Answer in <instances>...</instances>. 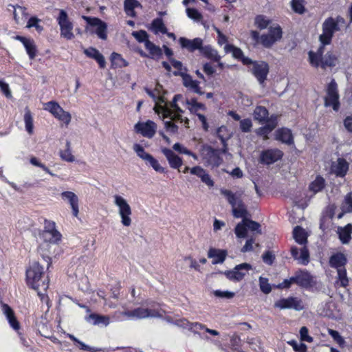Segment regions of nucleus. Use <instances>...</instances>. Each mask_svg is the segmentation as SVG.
Segmentation results:
<instances>
[{
	"label": "nucleus",
	"instance_id": "18",
	"mask_svg": "<svg viewBox=\"0 0 352 352\" xmlns=\"http://www.w3.org/2000/svg\"><path fill=\"white\" fill-rule=\"evenodd\" d=\"M278 116L277 114H272L271 119L268 123L256 129V133L258 136L262 137L264 140L269 139V134L277 126L278 123Z\"/></svg>",
	"mask_w": 352,
	"mask_h": 352
},
{
	"label": "nucleus",
	"instance_id": "8",
	"mask_svg": "<svg viewBox=\"0 0 352 352\" xmlns=\"http://www.w3.org/2000/svg\"><path fill=\"white\" fill-rule=\"evenodd\" d=\"M60 26V36L67 40H72L74 37L73 33V23L69 19L68 14L64 10H60L56 19Z\"/></svg>",
	"mask_w": 352,
	"mask_h": 352
},
{
	"label": "nucleus",
	"instance_id": "64",
	"mask_svg": "<svg viewBox=\"0 0 352 352\" xmlns=\"http://www.w3.org/2000/svg\"><path fill=\"white\" fill-rule=\"evenodd\" d=\"M300 336L302 341L312 342L314 339L309 335V329L307 327H302L300 329Z\"/></svg>",
	"mask_w": 352,
	"mask_h": 352
},
{
	"label": "nucleus",
	"instance_id": "13",
	"mask_svg": "<svg viewBox=\"0 0 352 352\" xmlns=\"http://www.w3.org/2000/svg\"><path fill=\"white\" fill-rule=\"evenodd\" d=\"M251 72L260 83H263L267 79L270 72L268 63L263 60H252Z\"/></svg>",
	"mask_w": 352,
	"mask_h": 352
},
{
	"label": "nucleus",
	"instance_id": "38",
	"mask_svg": "<svg viewBox=\"0 0 352 352\" xmlns=\"http://www.w3.org/2000/svg\"><path fill=\"white\" fill-rule=\"evenodd\" d=\"M23 120L26 131L29 135H32L34 133V119L32 113L28 107L25 109Z\"/></svg>",
	"mask_w": 352,
	"mask_h": 352
},
{
	"label": "nucleus",
	"instance_id": "55",
	"mask_svg": "<svg viewBox=\"0 0 352 352\" xmlns=\"http://www.w3.org/2000/svg\"><path fill=\"white\" fill-rule=\"evenodd\" d=\"M258 280L261 291L265 294H270L272 291V286L269 283L268 278L260 276Z\"/></svg>",
	"mask_w": 352,
	"mask_h": 352
},
{
	"label": "nucleus",
	"instance_id": "33",
	"mask_svg": "<svg viewBox=\"0 0 352 352\" xmlns=\"http://www.w3.org/2000/svg\"><path fill=\"white\" fill-rule=\"evenodd\" d=\"M326 186V182L324 177L320 175H317L314 181L309 185V190L314 195L321 192Z\"/></svg>",
	"mask_w": 352,
	"mask_h": 352
},
{
	"label": "nucleus",
	"instance_id": "41",
	"mask_svg": "<svg viewBox=\"0 0 352 352\" xmlns=\"http://www.w3.org/2000/svg\"><path fill=\"white\" fill-rule=\"evenodd\" d=\"M271 23L272 20L263 14H258L254 18V25L261 30L266 29Z\"/></svg>",
	"mask_w": 352,
	"mask_h": 352
},
{
	"label": "nucleus",
	"instance_id": "27",
	"mask_svg": "<svg viewBox=\"0 0 352 352\" xmlns=\"http://www.w3.org/2000/svg\"><path fill=\"white\" fill-rule=\"evenodd\" d=\"M61 197L69 201L72 209L73 215L77 217L79 212L78 198L77 195L72 191H64L61 193Z\"/></svg>",
	"mask_w": 352,
	"mask_h": 352
},
{
	"label": "nucleus",
	"instance_id": "34",
	"mask_svg": "<svg viewBox=\"0 0 352 352\" xmlns=\"http://www.w3.org/2000/svg\"><path fill=\"white\" fill-rule=\"evenodd\" d=\"M338 237L342 244H348L351 239L352 225L348 223L344 227L338 228Z\"/></svg>",
	"mask_w": 352,
	"mask_h": 352
},
{
	"label": "nucleus",
	"instance_id": "44",
	"mask_svg": "<svg viewBox=\"0 0 352 352\" xmlns=\"http://www.w3.org/2000/svg\"><path fill=\"white\" fill-rule=\"evenodd\" d=\"M176 324L184 327V328H188L190 329H196L199 330H203L204 328V325L199 323V322H190L188 320L185 318L179 319L176 321Z\"/></svg>",
	"mask_w": 352,
	"mask_h": 352
},
{
	"label": "nucleus",
	"instance_id": "60",
	"mask_svg": "<svg viewBox=\"0 0 352 352\" xmlns=\"http://www.w3.org/2000/svg\"><path fill=\"white\" fill-rule=\"evenodd\" d=\"M187 16L195 20V21H200L202 19V14L195 8H188L186 9Z\"/></svg>",
	"mask_w": 352,
	"mask_h": 352
},
{
	"label": "nucleus",
	"instance_id": "7",
	"mask_svg": "<svg viewBox=\"0 0 352 352\" xmlns=\"http://www.w3.org/2000/svg\"><path fill=\"white\" fill-rule=\"evenodd\" d=\"M44 109L49 111L55 118L68 125L72 120V116L68 111H65L60 104L54 100L45 104Z\"/></svg>",
	"mask_w": 352,
	"mask_h": 352
},
{
	"label": "nucleus",
	"instance_id": "21",
	"mask_svg": "<svg viewBox=\"0 0 352 352\" xmlns=\"http://www.w3.org/2000/svg\"><path fill=\"white\" fill-rule=\"evenodd\" d=\"M178 41L182 48L186 49L190 52H193L197 50L201 51L203 46V40L199 37L192 40L186 37H180Z\"/></svg>",
	"mask_w": 352,
	"mask_h": 352
},
{
	"label": "nucleus",
	"instance_id": "26",
	"mask_svg": "<svg viewBox=\"0 0 352 352\" xmlns=\"http://www.w3.org/2000/svg\"><path fill=\"white\" fill-rule=\"evenodd\" d=\"M253 118L254 120L263 124L270 122L271 116H269V111L265 107L258 105L253 111Z\"/></svg>",
	"mask_w": 352,
	"mask_h": 352
},
{
	"label": "nucleus",
	"instance_id": "29",
	"mask_svg": "<svg viewBox=\"0 0 352 352\" xmlns=\"http://www.w3.org/2000/svg\"><path fill=\"white\" fill-rule=\"evenodd\" d=\"M329 265L336 270L344 267L347 263L346 256L342 252H337L332 254L329 260Z\"/></svg>",
	"mask_w": 352,
	"mask_h": 352
},
{
	"label": "nucleus",
	"instance_id": "14",
	"mask_svg": "<svg viewBox=\"0 0 352 352\" xmlns=\"http://www.w3.org/2000/svg\"><path fill=\"white\" fill-rule=\"evenodd\" d=\"M284 153L278 148H267L261 151L259 162L262 164L270 165L280 160Z\"/></svg>",
	"mask_w": 352,
	"mask_h": 352
},
{
	"label": "nucleus",
	"instance_id": "25",
	"mask_svg": "<svg viewBox=\"0 0 352 352\" xmlns=\"http://www.w3.org/2000/svg\"><path fill=\"white\" fill-rule=\"evenodd\" d=\"M128 315L129 316L136 318L138 319H142L148 318L151 316H160L159 311L155 309L148 310V308L138 307L129 311Z\"/></svg>",
	"mask_w": 352,
	"mask_h": 352
},
{
	"label": "nucleus",
	"instance_id": "12",
	"mask_svg": "<svg viewBox=\"0 0 352 352\" xmlns=\"http://www.w3.org/2000/svg\"><path fill=\"white\" fill-rule=\"evenodd\" d=\"M274 307L280 309H293L296 311L304 309L302 300L294 296L280 298L274 302Z\"/></svg>",
	"mask_w": 352,
	"mask_h": 352
},
{
	"label": "nucleus",
	"instance_id": "2",
	"mask_svg": "<svg viewBox=\"0 0 352 352\" xmlns=\"http://www.w3.org/2000/svg\"><path fill=\"white\" fill-rule=\"evenodd\" d=\"M26 283L35 290L43 289L46 292L49 287L50 280L45 276L44 268L38 262H34L26 270Z\"/></svg>",
	"mask_w": 352,
	"mask_h": 352
},
{
	"label": "nucleus",
	"instance_id": "10",
	"mask_svg": "<svg viewBox=\"0 0 352 352\" xmlns=\"http://www.w3.org/2000/svg\"><path fill=\"white\" fill-rule=\"evenodd\" d=\"M115 204L119 208V214L121 217V222L124 226H129L131 224V208L126 201L120 195H115Z\"/></svg>",
	"mask_w": 352,
	"mask_h": 352
},
{
	"label": "nucleus",
	"instance_id": "11",
	"mask_svg": "<svg viewBox=\"0 0 352 352\" xmlns=\"http://www.w3.org/2000/svg\"><path fill=\"white\" fill-rule=\"evenodd\" d=\"M252 269V266L250 264L243 263L236 265L232 270L226 271L224 274L230 280L239 282L242 280Z\"/></svg>",
	"mask_w": 352,
	"mask_h": 352
},
{
	"label": "nucleus",
	"instance_id": "1",
	"mask_svg": "<svg viewBox=\"0 0 352 352\" xmlns=\"http://www.w3.org/2000/svg\"><path fill=\"white\" fill-rule=\"evenodd\" d=\"M221 194L227 199L228 202L232 208V214L235 218H242V221L239 223L234 229V232L237 238L243 239L248 236V228L245 221V217L249 215L245 204L241 199V194L239 192H232L231 190L221 188Z\"/></svg>",
	"mask_w": 352,
	"mask_h": 352
},
{
	"label": "nucleus",
	"instance_id": "46",
	"mask_svg": "<svg viewBox=\"0 0 352 352\" xmlns=\"http://www.w3.org/2000/svg\"><path fill=\"white\" fill-rule=\"evenodd\" d=\"M305 0H292L290 6L292 10L298 14H303L306 12Z\"/></svg>",
	"mask_w": 352,
	"mask_h": 352
},
{
	"label": "nucleus",
	"instance_id": "6",
	"mask_svg": "<svg viewBox=\"0 0 352 352\" xmlns=\"http://www.w3.org/2000/svg\"><path fill=\"white\" fill-rule=\"evenodd\" d=\"M227 147L223 149L214 148L211 146H204L202 154L207 163L212 167H219L223 162L221 155L225 153Z\"/></svg>",
	"mask_w": 352,
	"mask_h": 352
},
{
	"label": "nucleus",
	"instance_id": "36",
	"mask_svg": "<svg viewBox=\"0 0 352 352\" xmlns=\"http://www.w3.org/2000/svg\"><path fill=\"white\" fill-rule=\"evenodd\" d=\"M333 170L337 177H344L349 170V164L344 159L339 158Z\"/></svg>",
	"mask_w": 352,
	"mask_h": 352
},
{
	"label": "nucleus",
	"instance_id": "45",
	"mask_svg": "<svg viewBox=\"0 0 352 352\" xmlns=\"http://www.w3.org/2000/svg\"><path fill=\"white\" fill-rule=\"evenodd\" d=\"M144 46L145 48L149 52L152 58L155 57L160 58L162 56V51L161 48L159 46L155 45L151 41H147Z\"/></svg>",
	"mask_w": 352,
	"mask_h": 352
},
{
	"label": "nucleus",
	"instance_id": "52",
	"mask_svg": "<svg viewBox=\"0 0 352 352\" xmlns=\"http://www.w3.org/2000/svg\"><path fill=\"white\" fill-rule=\"evenodd\" d=\"M245 221L246 223L248 230H249L252 232H255L256 234H261L260 223L248 218L247 217L245 218Z\"/></svg>",
	"mask_w": 352,
	"mask_h": 352
},
{
	"label": "nucleus",
	"instance_id": "23",
	"mask_svg": "<svg viewBox=\"0 0 352 352\" xmlns=\"http://www.w3.org/2000/svg\"><path fill=\"white\" fill-rule=\"evenodd\" d=\"M162 152L166 157L170 166L172 168L178 169V171L180 172L179 168L183 164L182 158L168 148H162Z\"/></svg>",
	"mask_w": 352,
	"mask_h": 352
},
{
	"label": "nucleus",
	"instance_id": "20",
	"mask_svg": "<svg viewBox=\"0 0 352 352\" xmlns=\"http://www.w3.org/2000/svg\"><path fill=\"white\" fill-rule=\"evenodd\" d=\"M274 138L287 145H292L294 144V139L292 131L287 127H280L275 131Z\"/></svg>",
	"mask_w": 352,
	"mask_h": 352
},
{
	"label": "nucleus",
	"instance_id": "42",
	"mask_svg": "<svg viewBox=\"0 0 352 352\" xmlns=\"http://www.w3.org/2000/svg\"><path fill=\"white\" fill-rule=\"evenodd\" d=\"M45 240L51 243H58L61 241L62 234L58 232L56 228H54L53 231L50 230L43 233Z\"/></svg>",
	"mask_w": 352,
	"mask_h": 352
},
{
	"label": "nucleus",
	"instance_id": "59",
	"mask_svg": "<svg viewBox=\"0 0 352 352\" xmlns=\"http://www.w3.org/2000/svg\"><path fill=\"white\" fill-rule=\"evenodd\" d=\"M262 259L265 264L272 265L276 259V256L272 251L267 250L263 254Z\"/></svg>",
	"mask_w": 352,
	"mask_h": 352
},
{
	"label": "nucleus",
	"instance_id": "54",
	"mask_svg": "<svg viewBox=\"0 0 352 352\" xmlns=\"http://www.w3.org/2000/svg\"><path fill=\"white\" fill-rule=\"evenodd\" d=\"M338 278L340 281V286L346 287L349 285V280L347 277V272L345 267L337 270Z\"/></svg>",
	"mask_w": 352,
	"mask_h": 352
},
{
	"label": "nucleus",
	"instance_id": "9",
	"mask_svg": "<svg viewBox=\"0 0 352 352\" xmlns=\"http://www.w3.org/2000/svg\"><path fill=\"white\" fill-rule=\"evenodd\" d=\"M293 278L294 284L303 289H309L316 285L314 277L307 270H298Z\"/></svg>",
	"mask_w": 352,
	"mask_h": 352
},
{
	"label": "nucleus",
	"instance_id": "43",
	"mask_svg": "<svg viewBox=\"0 0 352 352\" xmlns=\"http://www.w3.org/2000/svg\"><path fill=\"white\" fill-rule=\"evenodd\" d=\"M187 104L189 106V110L195 114L198 113L199 110L205 111L206 109V105L201 102H199L195 98H192L186 100Z\"/></svg>",
	"mask_w": 352,
	"mask_h": 352
},
{
	"label": "nucleus",
	"instance_id": "58",
	"mask_svg": "<svg viewBox=\"0 0 352 352\" xmlns=\"http://www.w3.org/2000/svg\"><path fill=\"white\" fill-rule=\"evenodd\" d=\"M133 150L135 151L138 156L144 161H146L148 159V157L151 155V154L146 153L144 147L139 144H134Z\"/></svg>",
	"mask_w": 352,
	"mask_h": 352
},
{
	"label": "nucleus",
	"instance_id": "57",
	"mask_svg": "<svg viewBox=\"0 0 352 352\" xmlns=\"http://www.w3.org/2000/svg\"><path fill=\"white\" fill-rule=\"evenodd\" d=\"M328 333L332 337L333 340L336 342L340 346L342 347L344 346V339L340 336L338 331L329 329Z\"/></svg>",
	"mask_w": 352,
	"mask_h": 352
},
{
	"label": "nucleus",
	"instance_id": "51",
	"mask_svg": "<svg viewBox=\"0 0 352 352\" xmlns=\"http://www.w3.org/2000/svg\"><path fill=\"white\" fill-rule=\"evenodd\" d=\"M154 110L157 114H162L164 118H168L170 115V108L167 104L162 105L157 102L155 103Z\"/></svg>",
	"mask_w": 352,
	"mask_h": 352
},
{
	"label": "nucleus",
	"instance_id": "31",
	"mask_svg": "<svg viewBox=\"0 0 352 352\" xmlns=\"http://www.w3.org/2000/svg\"><path fill=\"white\" fill-rule=\"evenodd\" d=\"M182 80L184 87L199 95L204 94V92L201 91L199 86V82L196 80H193L190 74L183 75Z\"/></svg>",
	"mask_w": 352,
	"mask_h": 352
},
{
	"label": "nucleus",
	"instance_id": "50",
	"mask_svg": "<svg viewBox=\"0 0 352 352\" xmlns=\"http://www.w3.org/2000/svg\"><path fill=\"white\" fill-rule=\"evenodd\" d=\"M146 164H148L156 172L160 173H166V170L162 167L158 162V161L151 155L148 157V159L145 161Z\"/></svg>",
	"mask_w": 352,
	"mask_h": 352
},
{
	"label": "nucleus",
	"instance_id": "19",
	"mask_svg": "<svg viewBox=\"0 0 352 352\" xmlns=\"http://www.w3.org/2000/svg\"><path fill=\"white\" fill-rule=\"evenodd\" d=\"M135 130L137 133L142 134L144 137L151 138L153 137L156 131V124L151 120L146 122H138L135 125Z\"/></svg>",
	"mask_w": 352,
	"mask_h": 352
},
{
	"label": "nucleus",
	"instance_id": "62",
	"mask_svg": "<svg viewBox=\"0 0 352 352\" xmlns=\"http://www.w3.org/2000/svg\"><path fill=\"white\" fill-rule=\"evenodd\" d=\"M252 127V120L249 118H245L240 120V129L243 133H248L251 131Z\"/></svg>",
	"mask_w": 352,
	"mask_h": 352
},
{
	"label": "nucleus",
	"instance_id": "3",
	"mask_svg": "<svg viewBox=\"0 0 352 352\" xmlns=\"http://www.w3.org/2000/svg\"><path fill=\"white\" fill-rule=\"evenodd\" d=\"M250 36L254 45L260 43L265 48H271L276 42L281 39L283 30L279 25L276 24L275 26L270 27L267 34L260 35L256 30H252Z\"/></svg>",
	"mask_w": 352,
	"mask_h": 352
},
{
	"label": "nucleus",
	"instance_id": "15",
	"mask_svg": "<svg viewBox=\"0 0 352 352\" xmlns=\"http://www.w3.org/2000/svg\"><path fill=\"white\" fill-rule=\"evenodd\" d=\"M309 63L314 67H321L324 69L327 67L334 66V60L331 54H328L325 57H322L313 51L308 53Z\"/></svg>",
	"mask_w": 352,
	"mask_h": 352
},
{
	"label": "nucleus",
	"instance_id": "35",
	"mask_svg": "<svg viewBox=\"0 0 352 352\" xmlns=\"http://www.w3.org/2000/svg\"><path fill=\"white\" fill-rule=\"evenodd\" d=\"M200 52L205 58L212 61H219L221 58L217 50L213 49L210 45L202 46Z\"/></svg>",
	"mask_w": 352,
	"mask_h": 352
},
{
	"label": "nucleus",
	"instance_id": "22",
	"mask_svg": "<svg viewBox=\"0 0 352 352\" xmlns=\"http://www.w3.org/2000/svg\"><path fill=\"white\" fill-rule=\"evenodd\" d=\"M14 38L15 40L20 41L23 45L30 59H34L37 55V48L34 41L32 38H27L21 35H16Z\"/></svg>",
	"mask_w": 352,
	"mask_h": 352
},
{
	"label": "nucleus",
	"instance_id": "28",
	"mask_svg": "<svg viewBox=\"0 0 352 352\" xmlns=\"http://www.w3.org/2000/svg\"><path fill=\"white\" fill-rule=\"evenodd\" d=\"M84 54L89 58L94 59L99 65L100 69L106 66V61L103 55L95 47H89L84 50Z\"/></svg>",
	"mask_w": 352,
	"mask_h": 352
},
{
	"label": "nucleus",
	"instance_id": "49",
	"mask_svg": "<svg viewBox=\"0 0 352 352\" xmlns=\"http://www.w3.org/2000/svg\"><path fill=\"white\" fill-rule=\"evenodd\" d=\"M60 158L67 162H73L75 160L74 156L72 155L70 148V142H66V148L60 152Z\"/></svg>",
	"mask_w": 352,
	"mask_h": 352
},
{
	"label": "nucleus",
	"instance_id": "30",
	"mask_svg": "<svg viewBox=\"0 0 352 352\" xmlns=\"http://www.w3.org/2000/svg\"><path fill=\"white\" fill-rule=\"evenodd\" d=\"M228 252L226 250L216 249L210 248L208 252V258H212V263L216 265L222 263L226 258Z\"/></svg>",
	"mask_w": 352,
	"mask_h": 352
},
{
	"label": "nucleus",
	"instance_id": "32",
	"mask_svg": "<svg viewBox=\"0 0 352 352\" xmlns=\"http://www.w3.org/2000/svg\"><path fill=\"white\" fill-rule=\"evenodd\" d=\"M291 254L294 259L300 260V263L303 265H307L309 262V252L307 247L300 249V255L298 256L299 250L297 247H292Z\"/></svg>",
	"mask_w": 352,
	"mask_h": 352
},
{
	"label": "nucleus",
	"instance_id": "17",
	"mask_svg": "<svg viewBox=\"0 0 352 352\" xmlns=\"http://www.w3.org/2000/svg\"><path fill=\"white\" fill-rule=\"evenodd\" d=\"M190 170L192 175H195L201 179V181L206 184L208 187H212L214 184V181L212 179L210 175L207 171L200 166H195L191 168L186 166L182 170L184 173H186Z\"/></svg>",
	"mask_w": 352,
	"mask_h": 352
},
{
	"label": "nucleus",
	"instance_id": "40",
	"mask_svg": "<svg viewBox=\"0 0 352 352\" xmlns=\"http://www.w3.org/2000/svg\"><path fill=\"white\" fill-rule=\"evenodd\" d=\"M151 30L155 34L167 33V28L164 25L162 18H156L152 21Z\"/></svg>",
	"mask_w": 352,
	"mask_h": 352
},
{
	"label": "nucleus",
	"instance_id": "47",
	"mask_svg": "<svg viewBox=\"0 0 352 352\" xmlns=\"http://www.w3.org/2000/svg\"><path fill=\"white\" fill-rule=\"evenodd\" d=\"M217 136L221 140L223 147H227L226 142L230 137L228 128L226 126H219L217 130Z\"/></svg>",
	"mask_w": 352,
	"mask_h": 352
},
{
	"label": "nucleus",
	"instance_id": "63",
	"mask_svg": "<svg viewBox=\"0 0 352 352\" xmlns=\"http://www.w3.org/2000/svg\"><path fill=\"white\" fill-rule=\"evenodd\" d=\"M230 344L232 349L240 351L241 349V340L239 336H233L230 338Z\"/></svg>",
	"mask_w": 352,
	"mask_h": 352
},
{
	"label": "nucleus",
	"instance_id": "53",
	"mask_svg": "<svg viewBox=\"0 0 352 352\" xmlns=\"http://www.w3.org/2000/svg\"><path fill=\"white\" fill-rule=\"evenodd\" d=\"M133 36L139 42V43H144V45L149 41L148 34L146 31L140 30L139 31H134L132 32Z\"/></svg>",
	"mask_w": 352,
	"mask_h": 352
},
{
	"label": "nucleus",
	"instance_id": "4",
	"mask_svg": "<svg viewBox=\"0 0 352 352\" xmlns=\"http://www.w3.org/2000/svg\"><path fill=\"white\" fill-rule=\"evenodd\" d=\"M343 20L338 16L337 20L333 17H328L322 23V34L320 35L319 40L323 45H329L335 32L340 30L338 22Z\"/></svg>",
	"mask_w": 352,
	"mask_h": 352
},
{
	"label": "nucleus",
	"instance_id": "61",
	"mask_svg": "<svg viewBox=\"0 0 352 352\" xmlns=\"http://www.w3.org/2000/svg\"><path fill=\"white\" fill-rule=\"evenodd\" d=\"M342 206L346 212H352V192H349L344 197Z\"/></svg>",
	"mask_w": 352,
	"mask_h": 352
},
{
	"label": "nucleus",
	"instance_id": "16",
	"mask_svg": "<svg viewBox=\"0 0 352 352\" xmlns=\"http://www.w3.org/2000/svg\"><path fill=\"white\" fill-rule=\"evenodd\" d=\"M87 24L96 27L95 33L98 38L106 40L107 38V23L97 17L84 16Z\"/></svg>",
	"mask_w": 352,
	"mask_h": 352
},
{
	"label": "nucleus",
	"instance_id": "24",
	"mask_svg": "<svg viewBox=\"0 0 352 352\" xmlns=\"http://www.w3.org/2000/svg\"><path fill=\"white\" fill-rule=\"evenodd\" d=\"M225 50L226 52H232V56L241 61L244 65H249L250 63H252V60L249 57L245 56L242 50L238 47L232 44H227L225 46Z\"/></svg>",
	"mask_w": 352,
	"mask_h": 352
},
{
	"label": "nucleus",
	"instance_id": "56",
	"mask_svg": "<svg viewBox=\"0 0 352 352\" xmlns=\"http://www.w3.org/2000/svg\"><path fill=\"white\" fill-rule=\"evenodd\" d=\"M170 63H171L172 66L177 69L176 71L173 72V75L175 76H180L183 78V75H185L186 74L182 72V70L183 69L182 63L174 58H170Z\"/></svg>",
	"mask_w": 352,
	"mask_h": 352
},
{
	"label": "nucleus",
	"instance_id": "39",
	"mask_svg": "<svg viewBox=\"0 0 352 352\" xmlns=\"http://www.w3.org/2000/svg\"><path fill=\"white\" fill-rule=\"evenodd\" d=\"M111 63L112 68L124 67L128 66V62L124 59L121 54L113 52L111 54Z\"/></svg>",
	"mask_w": 352,
	"mask_h": 352
},
{
	"label": "nucleus",
	"instance_id": "37",
	"mask_svg": "<svg viewBox=\"0 0 352 352\" xmlns=\"http://www.w3.org/2000/svg\"><path fill=\"white\" fill-rule=\"evenodd\" d=\"M293 236L296 242L300 245H305L307 243V234L305 230L299 226L294 228Z\"/></svg>",
	"mask_w": 352,
	"mask_h": 352
},
{
	"label": "nucleus",
	"instance_id": "48",
	"mask_svg": "<svg viewBox=\"0 0 352 352\" xmlns=\"http://www.w3.org/2000/svg\"><path fill=\"white\" fill-rule=\"evenodd\" d=\"M88 320H92L94 324H104L107 325L109 323V318L106 316L99 315L95 313L91 314L89 316Z\"/></svg>",
	"mask_w": 352,
	"mask_h": 352
},
{
	"label": "nucleus",
	"instance_id": "5",
	"mask_svg": "<svg viewBox=\"0 0 352 352\" xmlns=\"http://www.w3.org/2000/svg\"><path fill=\"white\" fill-rule=\"evenodd\" d=\"M326 93L327 95L324 98V106L331 107L334 111H338L340 107V102L338 84L335 79H332L327 85Z\"/></svg>",
	"mask_w": 352,
	"mask_h": 352
}]
</instances>
